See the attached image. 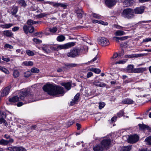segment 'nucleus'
Here are the masks:
<instances>
[{
	"label": "nucleus",
	"instance_id": "1",
	"mask_svg": "<svg viewBox=\"0 0 151 151\" xmlns=\"http://www.w3.org/2000/svg\"><path fill=\"white\" fill-rule=\"evenodd\" d=\"M43 89L49 95L55 96H62L64 93L63 87L54 84L47 83L43 87Z\"/></svg>",
	"mask_w": 151,
	"mask_h": 151
},
{
	"label": "nucleus",
	"instance_id": "2",
	"mask_svg": "<svg viewBox=\"0 0 151 151\" xmlns=\"http://www.w3.org/2000/svg\"><path fill=\"white\" fill-rule=\"evenodd\" d=\"M75 45V43L71 42L63 45H45L41 48L38 47H37L39 49H41L46 53H49L50 52V49L52 50H58L62 49H66L71 47Z\"/></svg>",
	"mask_w": 151,
	"mask_h": 151
},
{
	"label": "nucleus",
	"instance_id": "3",
	"mask_svg": "<svg viewBox=\"0 0 151 151\" xmlns=\"http://www.w3.org/2000/svg\"><path fill=\"white\" fill-rule=\"evenodd\" d=\"M110 135L105 137L100 144L96 145L93 148L94 151H102L104 148L107 149L111 144Z\"/></svg>",
	"mask_w": 151,
	"mask_h": 151
},
{
	"label": "nucleus",
	"instance_id": "4",
	"mask_svg": "<svg viewBox=\"0 0 151 151\" xmlns=\"http://www.w3.org/2000/svg\"><path fill=\"white\" fill-rule=\"evenodd\" d=\"M134 13L133 9L128 8L124 10L122 12L124 17L128 19H130L134 16Z\"/></svg>",
	"mask_w": 151,
	"mask_h": 151
},
{
	"label": "nucleus",
	"instance_id": "5",
	"mask_svg": "<svg viewBox=\"0 0 151 151\" xmlns=\"http://www.w3.org/2000/svg\"><path fill=\"white\" fill-rule=\"evenodd\" d=\"M80 52V50L79 49L74 48L67 53V55L68 57L74 58L79 55Z\"/></svg>",
	"mask_w": 151,
	"mask_h": 151
},
{
	"label": "nucleus",
	"instance_id": "6",
	"mask_svg": "<svg viewBox=\"0 0 151 151\" xmlns=\"http://www.w3.org/2000/svg\"><path fill=\"white\" fill-rule=\"evenodd\" d=\"M139 137L136 134L129 135L127 139V142L130 143H135L138 141Z\"/></svg>",
	"mask_w": 151,
	"mask_h": 151
},
{
	"label": "nucleus",
	"instance_id": "7",
	"mask_svg": "<svg viewBox=\"0 0 151 151\" xmlns=\"http://www.w3.org/2000/svg\"><path fill=\"white\" fill-rule=\"evenodd\" d=\"M98 43L103 46H106L109 44V40L104 37H101L98 40Z\"/></svg>",
	"mask_w": 151,
	"mask_h": 151
},
{
	"label": "nucleus",
	"instance_id": "8",
	"mask_svg": "<svg viewBox=\"0 0 151 151\" xmlns=\"http://www.w3.org/2000/svg\"><path fill=\"white\" fill-rule=\"evenodd\" d=\"M46 3L53 5L54 6H60L63 7L64 8H65L67 6V4L65 3H55L54 2L50 1H47L46 2Z\"/></svg>",
	"mask_w": 151,
	"mask_h": 151
},
{
	"label": "nucleus",
	"instance_id": "9",
	"mask_svg": "<svg viewBox=\"0 0 151 151\" xmlns=\"http://www.w3.org/2000/svg\"><path fill=\"white\" fill-rule=\"evenodd\" d=\"M106 5L109 7L114 6L116 3V0H105Z\"/></svg>",
	"mask_w": 151,
	"mask_h": 151
},
{
	"label": "nucleus",
	"instance_id": "10",
	"mask_svg": "<svg viewBox=\"0 0 151 151\" xmlns=\"http://www.w3.org/2000/svg\"><path fill=\"white\" fill-rule=\"evenodd\" d=\"M36 22L35 21L30 19L29 20V32L31 33H33L35 31L34 27L31 26H29L30 25H32L35 24Z\"/></svg>",
	"mask_w": 151,
	"mask_h": 151
},
{
	"label": "nucleus",
	"instance_id": "11",
	"mask_svg": "<svg viewBox=\"0 0 151 151\" xmlns=\"http://www.w3.org/2000/svg\"><path fill=\"white\" fill-rule=\"evenodd\" d=\"M122 1L125 6H131L134 2V1L132 0H122Z\"/></svg>",
	"mask_w": 151,
	"mask_h": 151
},
{
	"label": "nucleus",
	"instance_id": "12",
	"mask_svg": "<svg viewBox=\"0 0 151 151\" xmlns=\"http://www.w3.org/2000/svg\"><path fill=\"white\" fill-rule=\"evenodd\" d=\"M11 88V86H9L6 87L3 89L1 92V96H4L7 95L9 93Z\"/></svg>",
	"mask_w": 151,
	"mask_h": 151
},
{
	"label": "nucleus",
	"instance_id": "13",
	"mask_svg": "<svg viewBox=\"0 0 151 151\" xmlns=\"http://www.w3.org/2000/svg\"><path fill=\"white\" fill-rule=\"evenodd\" d=\"M79 96L80 94L79 93H77L75 95L72 101L70 102V105H73L75 104H76L77 103L78 101Z\"/></svg>",
	"mask_w": 151,
	"mask_h": 151
},
{
	"label": "nucleus",
	"instance_id": "14",
	"mask_svg": "<svg viewBox=\"0 0 151 151\" xmlns=\"http://www.w3.org/2000/svg\"><path fill=\"white\" fill-rule=\"evenodd\" d=\"M144 9V6H142L134 9V11L135 13L136 14H142L143 12Z\"/></svg>",
	"mask_w": 151,
	"mask_h": 151
},
{
	"label": "nucleus",
	"instance_id": "15",
	"mask_svg": "<svg viewBox=\"0 0 151 151\" xmlns=\"http://www.w3.org/2000/svg\"><path fill=\"white\" fill-rule=\"evenodd\" d=\"M75 12L78 18H81L82 17V15L84 12L81 9L78 8H76L75 10Z\"/></svg>",
	"mask_w": 151,
	"mask_h": 151
},
{
	"label": "nucleus",
	"instance_id": "16",
	"mask_svg": "<svg viewBox=\"0 0 151 151\" xmlns=\"http://www.w3.org/2000/svg\"><path fill=\"white\" fill-rule=\"evenodd\" d=\"M93 84L96 86L100 87H105L106 86V84L102 82H101L98 80H96L93 82Z\"/></svg>",
	"mask_w": 151,
	"mask_h": 151
},
{
	"label": "nucleus",
	"instance_id": "17",
	"mask_svg": "<svg viewBox=\"0 0 151 151\" xmlns=\"http://www.w3.org/2000/svg\"><path fill=\"white\" fill-rule=\"evenodd\" d=\"M27 95V91H22L19 93V99H20L21 100H24V99L25 97Z\"/></svg>",
	"mask_w": 151,
	"mask_h": 151
},
{
	"label": "nucleus",
	"instance_id": "18",
	"mask_svg": "<svg viewBox=\"0 0 151 151\" xmlns=\"http://www.w3.org/2000/svg\"><path fill=\"white\" fill-rule=\"evenodd\" d=\"M129 38L128 36H125L122 37H114L113 38L117 42H119V40L123 41L127 40Z\"/></svg>",
	"mask_w": 151,
	"mask_h": 151
},
{
	"label": "nucleus",
	"instance_id": "19",
	"mask_svg": "<svg viewBox=\"0 0 151 151\" xmlns=\"http://www.w3.org/2000/svg\"><path fill=\"white\" fill-rule=\"evenodd\" d=\"M139 126L140 128L142 130L147 129L149 130H151L150 127L146 125L143 124H139Z\"/></svg>",
	"mask_w": 151,
	"mask_h": 151
},
{
	"label": "nucleus",
	"instance_id": "20",
	"mask_svg": "<svg viewBox=\"0 0 151 151\" xmlns=\"http://www.w3.org/2000/svg\"><path fill=\"white\" fill-rule=\"evenodd\" d=\"M61 85L65 87V88L68 90L71 88V84L70 83H62Z\"/></svg>",
	"mask_w": 151,
	"mask_h": 151
},
{
	"label": "nucleus",
	"instance_id": "21",
	"mask_svg": "<svg viewBox=\"0 0 151 151\" xmlns=\"http://www.w3.org/2000/svg\"><path fill=\"white\" fill-rule=\"evenodd\" d=\"M3 34L7 37H11L13 35V34L12 33L11 30H7L4 31L3 32Z\"/></svg>",
	"mask_w": 151,
	"mask_h": 151
},
{
	"label": "nucleus",
	"instance_id": "22",
	"mask_svg": "<svg viewBox=\"0 0 151 151\" xmlns=\"http://www.w3.org/2000/svg\"><path fill=\"white\" fill-rule=\"evenodd\" d=\"M120 56H119L117 53L115 52L113 56L111 58V59L113 62H114L118 59L119 58Z\"/></svg>",
	"mask_w": 151,
	"mask_h": 151
},
{
	"label": "nucleus",
	"instance_id": "23",
	"mask_svg": "<svg viewBox=\"0 0 151 151\" xmlns=\"http://www.w3.org/2000/svg\"><path fill=\"white\" fill-rule=\"evenodd\" d=\"M123 103L125 104H132L133 103V101L130 99H126L122 101Z\"/></svg>",
	"mask_w": 151,
	"mask_h": 151
},
{
	"label": "nucleus",
	"instance_id": "24",
	"mask_svg": "<svg viewBox=\"0 0 151 151\" xmlns=\"http://www.w3.org/2000/svg\"><path fill=\"white\" fill-rule=\"evenodd\" d=\"M19 100V98L17 96H15L12 97V98H10L9 99V101L10 102H17Z\"/></svg>",
	"mask_w": 151,
	"mask_h": 151
},
{
	"label": "nucleus",
	"instance_id": "25",
	"mask_svg": "<svg viewBox=\"0 0 151 151\" xmlns=\"http://www.w3.org/2000/svg\"><path fill=\"white\" fill-rule=\"evenodd\" d=\"M126 33L122 30H117L115 33V35L116 36H122L125 35Z\"/></svg>",
	"mask_w": 151,
	"mask_h": 151
},
{
	"label": "nucleus",
	"instance_id": "26",
	"mask_svg": "<svg viewBox=\"0 0 151 151\" xmlns=\"http://www.w3.org/2000/svg\"><path fill=\"white\" fill-rule=\"evenodd\" d=\"M88 71H91L96 74H99L101 72V70L100 69L93 68L88 69Z\"/></svg>",
	"mask_w": 151,
	"mask_h": 151
},
{
	"label": "nucleus",
	"instance_id": "27",
	"mask_svg": "<svg viewBox=\"0 0 151 151\" xmlns=\"http://www.w3.org/2000/svg\"><path fill=\"white\" fill-rule=\"evenodd\" d=\"M65 39V37L63 35H60L58 36L57 37L56 39L57 41L60 42L63 41Z\"/></svg>",
	"mask_w": 151,
	"mask_h": 151
},
{
	"label": "nucleus",
	"instance_id": "28",
	"mask_svg": "<svg viewBox=\"0 0 151 151\" xmlns=\"http://www.w3.org/2000/svg\"><path fill=\"white\" fill-rule=\"evenodd\" d=\"M145 70V68H138L134 69V72L136 73H141L143 72Z\"/></svg>",
	"mask_w": 151,
	"mask_h": 151
},
{
	"label": "nucleus",
	"instance_id": "29",
	"mask_svg": "<svg viewBox=\"0 0 151 151\" xmlns=\"http://www.w3.org/2000/svg\"><path fill=\"white\" fill-rule=\"evenodd\" d=\"M131 149V146H124L122 147L121 151H130Z\"/></svg>",
	"mask_w": 151,
	"mask_h": 151
},
{
	"label": "nucleus",
	"instance_id": "30",
	"mask_svg": "<svg viewBox=\"0 0 151 151\" xmlns=\"http://www.w3.org/2000/svg\"><path fill=\"white\" fill-rule=\"evenodd\" d=\"M134 66L132 65H129L127 67V71L129 73L134 72V69H133Z\"/></svg>",
	"mask_w": 151,
	"mask_h": 151
},
{
	"label": "nucleus",
	"instance_id": "31",
	"mask_svg": "<svg viewBox=\"0 0 151 151\" xmlns=\"http://www.w3.org/2000/svg\"><path fill=\"white\" fill-rule=\"evenodd\" d=\"M124 29L125 31L129 30V29H131L133 27V25L131 24H127L124 25Z\"/></svg>",
	"mask_w": 151,
	"mask_h": 151
},
{
	"label": "nucleus",
	"instance_id": "32",
	"mask_svg": "<svg viewBox=\"0 0 151 151\" xmlns=\"http://www.w3.org/2000/svg\"><path fill=\"white\" fill-rule=\"evenodd\" d=\"M13 24L11 23L7 24H1V25L0 27L2 28L8 29L12 26Z\"/></svg>",
	"mask_w": 151,
	"mask_h": 151
},
{
	"label": "nucleus",
	"instance_id": "33",
	"mask_svg": "<svg viewBox=\"0 0 151 151\" xmlns=\"http://www.w3.org/2000/svg\"><path fill=\"white\" fill-rule=\"evenodd\" d=\"M128 60L127 59H125L124 60H121L118 61H116L113 62V64H123L125 63Z\"/></svg>",
	"mask_w": 151,
	"mask_h": 151
},
{
	"label": "nucleus",
	"instance_id": "34",
	"mask_svg": "<svg viewBox=\"0 0 151 151\" xmlns=\"http://www.w3.org/2000/svg\"><path fill=\"white\" fill-rule=\"evenodd\" d=\"M145 141L146 142L147 145H151V136L147 137Z\"/></svg>",
	"mask_w": 151,
	"mask_h": 151
},
{
	"label": "nucleus",
	"instance_id": "35",
	"mask_svg": "<svg viewBox=\"0 0 151 151\" xmlns=\"http://www.w3.org/2000/svg\"><path fill=\"white\" fill-rule=\"evenodd\" d=\"M89 71H88V70L86 71L87 72V75H84V76L86 77H85V79L89 78L93 76V73L91 72H89Z\"/></svg>",
	"mask_w": 151,
	"mask_h": 151
},
{
	"label": "nucleus",
	"instance_id": "36",
	"mask_svg": "<svg viewBox=\"0 0 151 151\" xmlns=\"http://www.w3.org/2000/svg\"><path fill=\"white\" fill-rule=\"evenodd\" d=\"M16 2L19 4L20 5L24 7H25L26 5L25 1L23 0H20Z\"/></svg>",
	"mask_w": 151,
	"mask_h": 151
},
{
	"label": "nucleus",
	"instance_id": "37",
	"mask_svg": "<svg viewBox=\"0 0 151 151\" xmlns=\"http://www.w3.org/2000/svg\"><path fill=\"white\" fill-rule=\"evenodd\" d=\"M15 151H27L26 149L22 147H16Z\"/></svg>",
	"mask_w": 151,
	"mask_h": 151
},
{
	"label": "nucleus",
	"instance_id": "38",
	"mask_svg": "<svg viewBox=\"0 0 151 151\" xmlns=\"http://www.w3.org/2000/svg\"><path fill=\"white\" fill-rule=\"evenodd\" d=\"M8 145V142L7 140L3 139L0 140V145Z\"/></svg>",
	"mask_w": 151,
	"mask_h": 151
},
{
	"label": "nucleus",
	"instance_id": "39",
	"mask_svg": "<svg viewBox=\"0 0 151 151\" xmlns=\"http://www.w3.org/2000/svg\"><path fill=\"white\" fill-rule=\"evenodd\" d=\"M23 30L26 34L27 35L28 33V27L26 25H24L23 27Z\"/></svg>",
	"mask_w": 151,
	"mask_h": 151
},
{
	"label": "nucleus",
	"instance_id": "40",
	"mask_svg": "<svg viewBox=\"0 0 151 151\" xmlns=\"http://www.w3.org/2000/svg\"><path fill=\"white\" fill-rule=\"evenodd\" d=\"M92 16L96 18L100 19H101V17L100 15L97 14L93 13L92 14Z\"/></svg>",
	"mask_w": 151,
	"mask_h": 151
},
{
	"label": "nucleus",
	"instance_id": "41",
	"mask_svg": "<svg viewBox=\"0 0 151 151\" xmlns=\"http://www.w3.org/2000/svg\"><path fill=\"white\" fill-rule=\"evenodd\" d=\"M57 30V28L56 27H53L52 28H50L49 29L48 31L51 33H55Z\"/></svg>",
	"mask_w": 151,
	"mask_h": 151
},
{
	"label": "nucleus",
	"instance_id": "42",
	"mask_svg": "<svg viewBox=\"0 0 151 151\" xmlns=\"http://www.w3.org/2000/svg\"><path fill=\"white\" fill-rule=\"evenodd\" d=\"M105 105V104L103 102H100L99 103V109H100L103 108Z\"/></svg>",
	"mask_w": 151,
	"mask_h": 151
},
{
	"label": "nucleus",
	"instance_id": "43",
	"mask_svg": "<svg viewBox=\"0 0 151 151\" xmlns=\"http://www.w3.org/2000/svg\"><path fill=\"white\" fill-rule=\"evenodd\" d=\"M18 9L17 7H15L13 8V11L12 12V15H14L18 11Z\"/></svg>",
	"mask_w": 151,
	"mask_h": 151
},
{
	"label": "nucleus",
	"instance_id": "44",
	"mask_svg": "<svg viewBox=\"0 0 151 151\" xmlns=\"http://www.w3.org/2000/svg\"><path fill=\"white\" fill-rule=\"evenodd\" d=\"M19 73L18 71L16 70L13 71V76L14 78H17L19 76Z\"/></svg>",
	"mask_w": 151,
	"mask_h": 151
},
{
	"label": "nucleus",
	"instance_id": "45",
	"mask_svg": "<svg viewBox=\"0 0 151 151\" xmlns=\"http://www.w3.org/2000/svg\"><path fill=\"white\" fill-rule=\"evenodd\" d=\"M66 66L69 68L75 67L77 66V65L75 63L67 64L65 65Z\"/></svg>",
	"mask_w": 151,
	"mask_h": 151
},
{
	"label": "nucleus",
	"instance_id": "46",
	"mask_svg": "<svg viewBox=\"0 0 151 151\" xmlns=\"http://www.w3.org/2000/svg\"><path fill=\"white\" fill-rule=\"evenodd\" d=\"M31 71L32 73H37L39 72V70L38 69L34 67L31 69Z\"/></svg>",
	"mask_w": 151,
	"mask_h": 151
},
{
	"label": "nucleus",
	"instance_id": "47",
	"mask_svg": "<svg viewBox=\"0 0 151 151\" xmlns=\"http://www.w3.org/2000/svg\"><path fill=\"white\" fill-rule=\"evenodd\" d=\"M34 97L32 95L29 94V103L35 101Z\"/></svg>",
	"mask_w": 151,
	"mask_h": 151
},
{
	"label": "nucleus",
	"instance_id": "48",
	"mask_svg": "<svg viewBox=\"0 0 151 151\" xmlns=\"http://www.w3.org/2000/svg\"><path fill=\"white\" fill-rule=\"evenodd\" d=\"M33 40V42H35L36 44L41 43L42 42V41L41 40L35 38H34Z\"/></svg>",
	"mask_w": 151,
	"mask_h": 151
},
{
	"label": "nucleus",
	"instance_id": "49",
	"mask_svg": "<svg viewBox=\"0 0 151 151\" xmlns=\"http://www.w3.org/2000/svg\"><path fill=\"white\" fill-rule=\"evenodd\" d=\"M136 89L138 90V91L140 92L144 91V92H145L147 90V89L145 88L137 87Z\"/></svg>",
	"mask_w": 151,
	"mask_h": 151
},
{
	"label": "nucleus",
	"instance_id": "50",
	"mask_svg": "<svg viewBox=\"0 0 151 151\" xmlns=\"http://www.w3.org/2000/svg\"><path fill=\"white\" fill-rule=\"evenodd\" d=\"M99 24L104 26H106L108 25V23L107 22H105L101 20H99Z\"/></svg>",
	"mask_w": 151,
	"mask_h": 151
},
{
	"label": "nucleus",
	"instance_id": "51",
	"mask_svg": "<svg viewBox=\"0 0 151 151\" xmlns=\"http://www.w3.org/2000/svg\"><path fill=\"white\" fill-rule=\"evenodd\" d=\"M7 149L10 151H15L16 147L12 146L9 147L7 148Z\"/></svg>",
	"mask_w": 151,
	"mask_h": 151
},
{
	"label": "nucleus",
	"instance_id": "52",
	"mask_svg": "<svg viewBox=\"0 0 151 151\" xmlns=\"http://www.w3.org/2000/svg\"><path fill=\"white\" fill-rule=\"evenodd\" d=\"M146 54H135V57H142L147 55Z\"/></svg>",
	"mask_w": 151,
	"mask_h": 151
},
{
	"label": "nucleus",
	"instance_id": "53",
	"mask_svg": "<svg viewBox=\"0 0 151 151\" xmlns=\"http://www.w3.org/2000/svg\"><path fill=\"white\" fill-rule=\"evenodd\" d=\"M4 47L6 49L9 48L12 49L13 48V47L12 45L8 44H5L4 46Z\"/></svg>",
	"mask_w": 151,
	"mask_h": 151
},
{
	"label": "nucleus",
	"instance_id": "54",
	"mask_svg": "<svg viewBox=\"0 0 151 151\" xmlns=\"http://www.w3.org/2000/svg\"><path fill=\"white\" fill-rule=\"evenodd\" d=\"M114 27L116 29L124 30V27H122L120 26H119L117 25H114Z\"/></svg>",
	"mask_w": 151,
	"mask_h": 151
},
{
	"label": "nucleus",
	"instance_id": "55",
	"mask_svg": "<svg viewBox=\"0 0 151 151\" xmlns=\"http://www.w3.org/2000/svg\"><path fill=\"white\" fill-rule=\"evenodd\" d=\"M151 38L149 37L148 38H146L144 39H143L142 42H151Z\"/></svg>",
	"mask_w": 151,
	"mask_h": 151
},
{
	"label": "nucleus",
	"instance_id": "56",
	"mask_svg": "<svg viewBox=\"0 0 151 151\" xmlns=\"http://www.w3.org/2000/svg\"><path fill=\"white\" fill-rule=\"evenodd\" d=\"M46 15L45 13H41L37 15V17L38 18H42L43 17L45 16Z\"/></svg>",
	"mask_w": 151,
	"mask_h": 151
},
{
	"label": "nucleus",
	"instance_id": "57",
	"mask_svg": "<svg viewBox=\"0 0 151 151\" xmlns=\"http://www.w3.org/2000/svg\"><path fill=\"white\" fill-rule=\"evenodd\" d=\"M125 57L129 58H134L135 57V54L126 55H125Z\"/></svg>",
	"mask_w": 151,
	"mask_h": 151
},
{
	"label": "nucleus",
	"instance_id": "58",
	"mask_svg": "<svg viewBox=\"0 0 151 151\" xmlns=\"http://www.w3.org/2000/svg\"><path fill=\"white\" fill-rule=\"evenodd\" d=\"M124 113V112L122 111H120L119 113H118L117 114V115L118 117H120L122 116Z\"/></svg>",
	"mask_w": 151,
	"mask_h": 151
},
{
	"label": "nucleus",
	"instance_id": "59",
	"mask_svg": "<svg viewBox=\"0 0 151 151\" xmlns=\"http://www.w3.org/2000/svg\"><path fill=\"white\" fill-rule=\"evenodd\" d=\"M2 71L6 74H9V71L7 69L4 68H2Z\"/></svg>",
	"mask_w": 151,
	"mask_h": 151
},
{
	"label": "nucleus",
	"instance_id": "60",
	"mask_svg": "<svg viewBox=\"0 0 151 151\" xmlns=\"http://www.w3.org/2000/svg\"><path fill=\"white\" fill-rule=\"evenodd\" d=\"M42 33H36L33 35V36H37L39 37H41Z\"/></svg>",
	"mask_w": 151,
	"mask_h": 151
},
{
	"label": "nucleus",
	"instance_id": "61",
	"mask_svg": "<svg viewBox=\"0 0 151 151\" xmlns=\"http://www.w3.org/2000/svg\"><path fill=\"white\" fill-rule=\"evenodd\" d=\"M19 28V27H14L12 29V30L13 32H15L18 30Z\"/></svg>",
	"mask_w": 151,
	"mask_h": 151
},
{
	"label": "nucleus",
	"instance_id": "62",
	"mask_svg": "<svg viewBox=\"0 0 151 151\" xmlns=\"http://www.w3.org/2000/svg\"><path fill=\"white\" fill-rule=\"evenodd\" d=\"M87 72L83 71V73L82 74V75H81L80 76V78H84L85 79V76H84V75H86Z\"/></svg>",
	"mask_w": 151,
	"mask_h": 151
},
{
	"label": "nucleus",
	"instance_id": "63",
	"mask_svg": "<svg viewBox=\"0 0 151 151\" xmlns=\"http://www.w3.org/2000/svg\"><path fill=\"white\" fill-rule=\"evenodd\" d=\"M2 59L4 61H6L7 62L9 61L10 60L9 58H4L3 57Z\"/></svg>",
	"mask_w": 151,
	"mask_h": 151
},
{
	"label": "nucleus",
	"instance_id": "64",
	"mask_svg": "<svg viewBox=\"0 0 151 151\" xmlns=\"http://www.w3.org/2000/svg\"><path fill=\"white\" fill-rule=\"evenodd\" d=\"M117 118V117L116 116H114L111 119V121L112 122H115Z\"/></svg>",
	"mask_w": 151,
	"mask_h": 151
}]
</instances>
